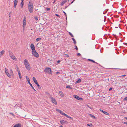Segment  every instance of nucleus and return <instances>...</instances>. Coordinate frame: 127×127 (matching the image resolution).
<instances>
[{
    "mask_svg": "<svg viewBox=\"0 0 127 127\" xmlns=\"http://www.w3.org/2000/svg\"><path fill=\"white\" fill-rule=\"evenodd\" d=\"M66 57H69V55H67V54H66Z\"/></svg>",
    "mask_w": 127,
    "mask_h": 127,
    "instance_id": "nucleus-50",
    "label": "nucleus"
},
{
    "mask_svg": "<svg viewBox=\"0 0 127 127\" xmlns=\"http://www.w3.org/2000/svg\"><path fill=\"white\" fill-rule=\"evenodd\" d=\"M12 12H10L9 13V15H11V14H12Z\"/></svg>",
    "mask_w": 127,
    "mask_h": 127,
    "instance_id": "nucleus-53",
    "label": "nucleus"
},
{
    "mask_svg": "<svg viewBox=\"0 0 127 127\" xmlns=\"http://www.w3.org/2000/svg\"><path fill=\"white\" fill-rule=\"evenodd\" d=\"M73 96L74 98L78 100L79 97L78 96L75 95H73Z\"/></svg>",
    "mask_w": 127,
    "mask_h": 127,
    "instance_id": "nucleus-17",
    "label": "nucleus"
},
{
    "mask_svg": "<svg viewBox=\"0 0 127 127\" xmlns=\"http://www.w3.org/2000/svg\"><path fill=\"white\" fill-rule=\"evenodd\" d=\"M33 88V89L34 90H35V89H34V88Z\"/></svg>",
    "mask_w": 127,
    "mask_h": 127,
    "instance_id": "nucleus-62",
    "label": "nucleus"
},
{
    "mask_svg": "<svg viewBox=\"0 0 127 127\" xmlns=\"http://www.w3.org/2000/svg\"><path fill=\"white\" fill-rule=\"evenodd\" d=\"M51 69L49 67H46L45 68L44 70V72L46 73H47L49 74H52V72H51Z\"/></svg>",
    "mask_w": 127,
    "mask_h": 127,
    "instance_id": "nucleus-2",
    "label": "nucleus"
},
{
    "mask_svg": "<svg viewBox=\"0 0 127 127\" xmlns=\"http://www.w3.org/2000/svg\"><path fill=\"white\" fill-rule=\"evenodd\" d=\"M69 34L72 37H74L73 35L70 32H69Z\"/></svg>",
    "mask_w": 127,
    "mask_h": 127,
    "instance_id": "nucleus-33",
    "label": "nucleus"
},
{
    "mask_svg": "<svg viewBox=\"0 0 127 127\" xmlns=\"http://www.w3.org/2000/svg\"><path fill=\"white\" fill-rule=\"evenodd\" d=\"M89 114L90 116V117H92V118H93L94 119H96L95 116L94 115H93L90 114Z\"/></svg>",
    "mask_w": 127,
    "mask_h": 127,
    "instance_id": "nucleus-19",
    "label": "nucleus"
},
{
    "mask_svg": "<svg viewBox=\"0 0 127 127\" xmlns=\"http://www.w3.org/2000/svg\"><path fill=\"white\" fill-rule=\"evenodd\" d=\"M65 113H64L63 112V111L62 112H61V114L62 115H64V114H65Z\"/></svg>",
    "mask_w": 127,
    "mask_h": 127,
    "instance_id": "nucleus-42",
    "label": "nucleus"
},
{
    "mask_svg": "<svg viewBox=\"0 0 127 127\" xmlns=\"http://www.w3.org/2000/svg\"><path fill=\"white\" fill-rule=\"evenodd\" d=\"M17 71L19 76V77L20 79H21L22 78L21 74L20 73V70L18 69L17 70Z\"/></svg>",
    "mask_w": 127,
    "mask_h": 127,
    "instance_id": "nucleus-13",
    "label": "nucleus"
},
{
    "mask_svg": "<svg viewBox=\"0 0 127 127\" xmlns=\"http://www.w3.org/2000/svg\"><path fill=\"white\" fill-rule=\"evenodd\" d=\"M64 116H66V117H67V116H68V115H67L66 114H65V113L64 115Z\"/></svg>",
    "mask_w": 127,
    "mask_h": 127,
    "instance_id": "nucleus-51",
    "label": "nucleus"
},
{
    "mask_svg": "<svg viewBox=\"0 0 127 127\" xmlns=\"http://www.w3.org/2000/svg\"><path fill=\"white\" fill-rule=\"evenodd\" d=\"M126 76V75H121V76H120V77H124L125 76Z\"/></svg>",
    "mask_w": 127,
    "mask_h": 127,
    "instance_id": "nucleus-45",
    "label": "nucleus"
},
{
    "mask_svg": "<svg viewBox=\"0 0 127 127\" xmlns=\"http://www.w3.org/2000/svg\"><path fill=\"white\" fill-rule=\"evenodd\" d=\"M87 106L90 109H92V108L91 107H90L88 105H87Z\"/></svg>",
    "mask_w": 127,
    "mask_h": 127,
    "instance_id": "nucleus-44",
    "label": "nucleus"
},
{
    "mask_svg": "<svg viewBox=\"0 0 127 127\" xmlns=\"http://www.w3.org/2000/svg\"><path fill=\"white\" fill-rule=\"evenodd\" d=\"M80 55L81 54L80 53H78L77 54V55L78 56H80Z\"/></svg>",
    "mask_w": 127,
    "mask_h": 127,
    "instance_id": "nucleus-46",
    "label": "nucleus"
},
{
    "mask_svg": "<svg viewBox=\"0 0 127 127\" xmlns=\"http://www.w3.org/2000/svg\"><path fill=\"white\" fill-rule=\"evenodd\" d=\"M59 94H60V95L62 97H64V95H63V93L62 91H59Z\"/></svg>",
    "mask_w": 127,
    "mask_h": 127,
    "instance_id": "nucleus-20",
    "label": "nucleus"
},
{
    "mask_svg": "<svg viewBox=\"0 0 127 127\" xmlns=\"http://www.w3.org/2000/svg\"><path fill=\"white\" fill-rule=\"evenodd\" d=\"M66 87H71L70 86H67Z\"/></svg>",
    "mask_w": 127,
    "mask_h": 127,
    "instance_id": "nucleus-56",
    "label": "nucleus"
},
{
    "mask_svg": "<svg viewBox=\"0 0 127 127\" xmlns=\"http://www.w3.org/2000/svg\"><path fill=\"white\" fill-rule=\"evenodd\" d=\"M50 98L51 100L53 103L55 105H56L57 104V102L54 98L51 97Z\"/></svg>",
    "mask_w": 127,
    "mask_h": 127,
    "instance_id": "nucleus-7",
    "label": "nucleus"
},
{
    "mask_svg": "<svg viewBox=\"0 0 127 127\" xmlns=\"http://www.w3.org/2000/svg\"><path fill=\"white\" fill-rule=\"evenodd\" d=\"M74 0H73L72 2H71L70 3L69 5H68V6L70 5L71 4H72V3L73 2H74Z\"/></svg>",
    "mask_w": 127,
    "mask_h": 127,
    "instance_id": "nucleus-43",
    "label": "nucleus"
},
{
    "mask_svg": "<svg viewBox=\"0 0 127 127\" xmlns=\"http://www.w3.org/2000/svg\"><path fill=\"white\" fill-rule=\"evenodd\" d=\"M5 72L6 74L7 75L8 74V70L6 68H5Z\"/></svg>",
    "mask_w": 127,
    "mask_h": 127,
    "instance_id": "nucleus-22",
    "label": "nucleus"
},
{
    "mask_svg": "<svg viewBox=\"0 0 127 127\" xmlns=\"http://www.w3.org/2000/svg\"><path fill=\"white\" fill-rule=\"evenodd\" d=\"M34 18L36 20H38V17L37 16H35L34 17Z\"/></svg>",
    "mask_w": 127,
    "mask_h": 127,
    "instance_id": "nucleus-34",
    "label": "nucleus"
},
{
    "mask_svg": "<svg viewBox=\"0 0 127 127\" xmlns=\"http://www.w3.org/2000/svg\"><path fill=\"white\" fill-rule=\"evenodd\" d=\"M112 90V88H110L109 89V91H111V90Z\"/></svg>",
    "mask_w": 127,
    "mask_h": 127,
    "instance_id": "nucleus-55",
    "label": "nucleus"
},
{
    "mask_svg": "<svg viewBox=\"0 0 127 127\" xmlns=\"http://www.w3.org/2000/svg\"><path fill=\"white\" fill-rule=\"evenodd\" d=\"M60 62V60H58L57 61V62L58 63H59V62Z\"/></svg>",
    "mask_w": 127,
    "mask_h": 127,
    "instance_id": "nucleus-54",
    "label": "nucleus"
},
{
    "mask_svg": "<svg viewBox=\"0 0 127 127\" xmlns=\"http://www.w3.org/2000/svg\"><path fill=\"white\" fill-rule=\"evenodd\" d=\"M45 9L47 11L50 10V9L49 8H45Z\"/></svg>",
    "mask_w": 127,
    "mask_h": 127,
    "instance_id": "nucleus-35",
    "label": "nucleus"
},
{
    "mask_svg": "<svg viewBox=\"0 0 127 127\" xmlns=\"http://www.w3.org/2000/svg\"><path fill=\"white\" fill-rule=\"evenodd\" d=\"M32 53L33 55L35 57L37 58H38L39 57V55L38 53L35 50V51H32Z\"/></svg>",
    "mask_w": 127,
    "mask_h": 127,
    "instance_id": "nucleus-4",
    "label": "nucleus"
},
{
    "mask_svg": "<svg viewBox=\"0 0 127 127\" xmlns=\"http://www.w3.org/2000/svg\"><path fill=\"white\" fill-rule=\"evenodd\" d=\"M41 39V38H37L36 39V40L37 41H38L40 40Z\"/></svg>",
    "mask_w": 127,
    "mask_h": 127,
    "instance_id": "nucleus-32",
    "label": "nucleus"
},
{
    "mask_svg": "<svg viewBox=\"0 0 127 127\" xmlns=\"http://www.w3.org/2000/svg\"><path fill=\"white\" fill-rule=\"evenodd\" d=\"M14 1H18L17 0H15Z\"/></svg>",
    "mask_w": 127,
    "mask_h": 127,
    "instance_id": "nucleus-61",
    "label": "nucleus"
},
{
    "mask_svg": "<svg viewBox=\"0 0 127 127\" xmlns=\"http://www.w3.org/2000/svg\"><path fill=\"white\" fill-rule=\"evenodd\" d=\"M65 3V2H64V1H62L60 4V5L61 6H63Z\"/></svg>",
    "mask_w": 127,
    "mask_h": 127,
    "instance_id": "nucleus-31",
    "label": "nucleus"
},
{
    "mask_svg": "<svg viewBox=\"0 0 127 127\" xmlns=\"http://www.w3.org/2000/svg\"><path fill=\"white\" fill-rule=\"evenodd\" d=\"M68 6H69L68 5V6H66V7H65V8H67Z\"/></svg>",
    "mask_w": 127,
    "mask_h": 127,
    "instance_id": "nucleus-60",
    "label": "nucleus"
},
{
    "mask_svg": "<svg viewBox=\"0 0 127 127\" xmlns=\"http://www.w3.org/2000/svg\"><path fill=\"white\" fill-rule=\"evenodd\" d=\"M18 3V1H14V7L15 8H16V5Z\"/></svg>",
    "mask_w": 127,
    "mask_h": 127,
    "instance_id": "nucleus-24",
    "label": "nucleus"
},
{
    "mask_svg": "<svg viewBox=\"0 0 127 127\" xmlns=\"http://www.w3.org/2000/svg\"><path fill=\"white\" fill-rule=\"evenodd\" d=\"M5 52V51L4 50H2L0 52V54L2 55H3Z\"/></svg>",
    "mask_w": 127,
    "mask_h": 127,
    "instance_id": "nucleus-30",
    "label": "nucleus"
},
{
    "mask_svg": "<svg viewBox=\"0 0 127 127\" xmlns=\"http://www.w3.org/2000/svg\"><path fill=\"white\" fill-rule=\"evenodd\" d=\"M24 64L27 69L28 70H30V67L29 64L27 60L25 59L24 60Z\"/></svg>",
    "mask_w": 127,
    "mask_h": 127,
    "instance_id": "nucleus-1",
    "label": "nucleus"
},
{
    "mask_svg": "<svg viewBox=\"0 0 127 127\" xmlns=\"http://www.w3.org/2000/svg\"><path fill=\"white\" fill-rule=\"evenodd\" d=\"M66 121L63 120H62L60 121V122L61 124L63 125L64 124V123Z\"/></svg>",
    "mask_w": 127,
    "mask_h": 127,
    "instance_id": "nucleus-21",
    "label": "nucleus"
},
{
    "mask_svg": "<svg viewBox=\"0 0 127 127\" xmlns=\"http://www.w3.org/2000/svg\"><path fill=\"white\" fill-rule=\"evenodd\" d=\"M64 1V2H65V3H66L67 1H69V0H65Z\"/></svg>",
    "mask_w": 127,
    "mask_h": 127,
    "instance_id": "nucleus-38",
    "label": "nucleus"
},
{
    "mask_svg": "<svg viewBox=\"0 0 127 127\" xmlns=\"http://www.w3.org/2000/svg\"><path fill=\"white\" fill-rule=\"evenodd\" d=\"M22 0V1H24L25 0Z\"/></svg>",
    "mask_w": 127,
    "mask_h": 127,
    "instance_id": "nucleus-64",
    "label": "nucleus"
},
{
    "mask_svg": "<svg viewBox=\"0 0 127 127\" xmlns=\"http://www.w3.org/2000/svg\"><path fill=\"white\" fill-rule=\"evenodd\" d=\"M81 81V80L80 79H79L78 80H77L76 82V83H77L80 82Z\"/></svg>",
    "mask_w": 127,
    "mask_h": 127,
    "instance_id": "nucleus-29",
    "label": "nucleus"
},
{
    "mask_svg": "<svg viewBox=\"0 0 127 127\" xmlns=\"http://www.w3.org/2000/svg\"><path fill=\"white\" fill-rule=\"evenodd\" d=\"M60 127H63V126H62V125H61L59 126Z\"/></svg>",
    "mask_w": 127,
    "mask_h": 127,
    "instance_id": "nucleus-58",
    "label": "nucleus"
},
{
    "mask_svg": "<svg viewBox=\"0 0 127 127\" xmlns=\"http://www.w3.org/2000/svg\"><path fill=\"white\" fill-rule=\"evenodd\" d=\"M33 80L34 81V82L37 85L38 87H40V86L37 82V81L35 77H33Z\"/></svg>",
    "mask_w": 127,
    "mask_h": 127,
    "instance_id": "nucleus-6",
    "label": "nucleus"
},
{
    "mask_svg": "<svg viewBox=\"0 0 127 127\" xmlns=\"http://www.w3.org/2000/svg\"><path fill=\"white\" fill-rule=\"evenodd\" d=\"M72 40L73 41L74 43V44H76V42L74 38H72Z\"/></svg>",
    "mask_w": 127,
    "mask_h": 127,
    "instance_id": "nucleus-28",
    "label": "nucleus"
},
{
    "mask_svg": "<svg viewBox=\"0 0 127 127\" xmlns=\"http://www.w3.org/2000/svg\"><path fill=\"white\" fill-rule=\"evenodd\" d=\"M67 118H70V119H73L72 118L70 117L69 116H67Z\"/></svg>",
    "mask_w": 127,
    "mask_h": 127,
    "instance_id": "nucleus-41",
    "label": "nucleus"
},
{
    "mask_svg": "<svg viewBox=\"0 0 127 127\" xmlns=\"http://www.w3.org/2000/svg\"><path fill=\"white\" fill-rule=\"evenodd\" d=\"M21 105L22 104L21 103L20 104V106H19V104L18 103L15 105L14 106L16 108H17L18 107H21Z\"/></svg>",
    "mask_w": 127,
    "mask_h": 127,
    "instance_id": "nucleus-16",
    "label": "nucleus"
},
{
    "mask_svg": "<svg viewBox=\"0 0 127 127\" xmlns=\"http://www.w3.org/2000/svg\"><path fill=\"white\" fill-rule=\"evenodd\" d=\"M45 93L46 94V96L47 97L50 98L52 97L51 95L48 92H45Z\"/></svg>",
    "mask_w": 127,
    "mask_h": 127,
    "instance_id": "nucleus-12",
    "label": "nucleus"
},
{
    "mask_svg": "<svg viewBox=\"0 0 127 127\" xmlns=\"http://www.w3.org/2000/svg\"><path fill=\"white\" fill-rule=\"evenodd\" d=\"M87 125L88 126H89L90 127H91L92 126H93V125L92 124H87Z\"/></svg>",
    "mask_w": 127,
    "mask_h": 127,
    "instance_id": "nucleus-37",
    "label": "nucleus"
},
{
    "mask_svg": "<svg viewBox=\"0 0 127 127\" xmlns=\"http://www.w3.org/2000/svg\"><path fill=\"white\" fill-rule=\"evenodd\" d=\"M9 73H8V74L7 76L10 78H11L12 76L13 75V72L12 69H10L9 71Z\"/></svg>",
    "mask_w": 127,
    "mask_h": 127,
    "instance_id": "nucleus-8",
    "label": "nucleus"
},
{
    "mask_svg": "<svg viewBox=\"0 0 127 127\" xmlns=\"http://www.w3.org/2000/svg\"><path fill=\"white\" fill-rule=\"evenodd\" d=\"M103 112V113L105 115H109V114L108 113L106 112L105 111H104Z\"/></svg>",
    "mask_w": 127,
    "mask_h": 127,
    "instance_id": "nucleus-27",
    "label": "nucleus"
},
{
    "mask_svg": "<svg viewBox=\"0 0 127 127\" xmlns=\"http://www.w3.org/2000/svg\"><path fill=\"white\" fill-rule=\"evenodd\" d=\"M28 9L29 12L31 13H32L33 11V7L28 6Z\"/></svg>",
    "mask_w": 127,
    "mask_h": 127,
    "instance_id": "nucleus-9",
    "label": "nucleus"
},
{
    "mask_svg": "<svg viewBox=\"0 0 127 127\" xmlns=\"http://www.w3.org/2000/svg\"><path fill=\"white\" fill-rule=\"evenodd\" d=\"M100 111L101 112H103H103L104 111H103V110H101V109H100Z\"/></svg>",
    "mask_w": 127,
    "mask_h": 127,
    "instance_id": "nucleus-49",
    "label": "nucleus"
},
{
    "mask_svg": "<svg viewBox=\"0 0 127 127\" xmlns=\"http://www.w3.org/2000/svg\"><path fill=\"white\" fill-rule=\"evenodd\" d=\"M75 47V49L76 50H77L78 49V48L76 46V45H75L74 46Z\"/></svg>",
    "mask_w": 127,
    "mask_h": 127,
    "instance_id": "nucleus-39",
    "label": "nucleus"
},
{
    "mask_svg": "<svg viewBox=\"0 0 127 127\" xmlns=\"http://www.w3.org/2000/svg\"><path fill=\"white\" fill-rule=\"evenodd\" d=\"M24 1L21 0L22 1H21V4H20L22 8L23 6L24 3V2H23Z\"/></svg>",
    "mask_w": 127,
    "mask_h": 127,
    "instance_id": "nucleus-18",
    "label": "nucleus"
},
{
    "mask_svg": "<svg viewBox=\"0 0 127 127\" xmlns=\"http://www.w3.org/2000/svg\"><path fill=\"white\" fill-rule=\"evenodd\" d=\"M125 118L127 120V117H125Z\"/></svg>",
    "mask_w": 127,
    "mask_h": 127,
    "instance_id": "nucleus-57",
    "label": "nucleus"
},
{
    "mask_svg": "<svg viewBox=\"0 0 127 127\" xmlns=\"http://www.w3.org/2000/svg\"><path fill=\"white\" fill-rule=\"evenodd\" d=\"M55 15L57 16V17H60V16L58 15V14H55Z\"/></svg>",
    "mask_w": 127,
    "mask_h": 127,
    "instance_id": "nucleus-47",
    "label": "nucleus"
},
{
    "mask_svg": "<svg viewBox=\"0 0 127 127\" xmlns=\"http://www.w3.org/2000/svg\"><path fill=\"white\" fill-rule=\"evenodd\" d=\"M9 54L11 58L13 60L16 61L17 60V59L15 56L13 54V53L10 51H9Z\"/></svg>",
    "mask_w": 127,
    "mask_h": 127,
    "instance_id": "nucleus-3",
    "label": "nucleus"
},
{
    "mask_svg": "<svg viewBox=\"0 0 127 127\" xmlns=\"http://www.w3.org/2000/svg\"><path fill=\"white\" fill-rule=\"evenodd\" d=\"M26 80H27L28 83L30 85L31 87H33V86L31 84V83L29 78L27 76H26Z\"/></svg>",
    "mask_w": 127,
    "mask_h": 127,
    "instance_id": "nucleus-10",
    "label": "nucleus"
},
{
    "mask_svg": "<svg viewBox=\"0 0 127 127\" xmlns=\"http://www.w3.org/2000/svg\"><path fill=\"white\" fill-rule=\"evenodd\" d=\"M55 1H54V2H53V4H54L55 3Z\"/></svg>",
    "mask_w": 127,
    "mask_h": 127,
    "instance_id": "nucleus-59",
    "label": "nucleus"
},
{
    "mask_svg": "<svg viewBox=\"0 0 127 127\" xmlns=\"http://www.w3.org/2000/svg\"><path fill=\"white\" fill-rule=\"evenodd\" d=\"M70 88V89H72V88Z\"/></svg>",
    "mask_w": 127,
    "mask_h": 127,
    "instance_id": "nucleus-63",
    "label": "nucleus"
},
{
    "mask_svg": "<svg viewBox=\"0 0 127 127\" xmlns=\"http://www.w3.org/2000/svg\"><path fill=\"white\" fill-rule=\"evenodd\" d=\"M63 12L64 13V14L65 15V16H66V13L64 11H63Z\"/></svg>",
    "mask_w": 127,
    "mask_h": 127,
    "instance_id": "nucleus-52",
    "label": "nucleus"
},
{
    "mask_svg": "<svg viewBox=\"0 0 127 127\" xmlns=\"http://www.w3.org/2000/svg\"><path fill=\"white\" fill-rule=\"evenodd\" d=\"M78 100H80L82 101L83 100V99L82 98H80L79 97Z\"/></svg>",
    "mask_w": 127,
    "mask_h": 127,
    "instance_id": "nucleus-36",
    "label": "nucleus"
},
{
    "mask_svg": "<svg viewBox=\"0 0 127 127\" xmlns=\"http://www.w3.org/2000/svg\"><path fill=\"white\" fill-rule=\"evenodd\" d=\"M21 125L20 124H18L15 125L13 127H21Z\"/></svg>",
    "mask_w": 127,
    "mask_h": 127,
    "instance_id": "nucleus-15",
    "label": "nucleus"
},
{
    "mask_svg": "<svg viewBox=\"0 0 127 127\" xmlns=\"http://www.w3.org/2000/svg\"><path fill=\"white\" fill-rule=\"evenodd\" d=\"M26 24V17L25 16L24 18V19L23 21V28H25V26Z\"/></svg>",
    "mask_w": 127,
    "mask_h": 127,
    "instance_id": "nucleus-5",
    "label": "nucleus"
},
{
    "mask_svg": "<svg viewBox=\"0 0 127 127\" xmlns=\"http://www.w3.org/2000/svg\"><path fill=\"white\" fill-rule=\"evenodd\" d=\"M124 100H125V101L127 100V97H125L124 99Z\"/></svg>",
    "mask_w": 127,
    "mask_h": 127,
    "instance_id": "nucleus-40",
    "label": "nucleus"
},
{
    "mask_svg": "<svg viewBox=\"0 0 127 127\" xmlns=\"http://www.w3.org/2000/svg\"><path fill=\"white\" fill-rule=\"evenodd\" d=\"M56 111H57L58 112H59V113H60L61 114V112L62 111H61V110H60L59 109H56Z\"/></svg>",
    "mask_w": 127,
    "mask_h": 127,
    "instance_id": "nucleus-25",
    "label": "nucleus"
},
{
    "mask_svg": "<svg viewBox=\"0 0 127 127\" xmlns=\"http://www.w3.org/2000/svg\"><path fill=\"white\" fill-rule=\"evenodd\" d=\"M31 48L32 49V51H35V48L34 45L33 44H31L30 46Z\"/></svg>",
    "mask_w": 127,
    "mask_h": 127,
    "instance_id": "nucleus-11",
    "label": "nucleus"
},
{
    "mask_svg": "<svg viewBox=\"0 0 127 127\" xmlns=\"http://www.w3.org/2000/svg\"><path fill=\"white\" fill-rule=\"evenodd\" d=\"M32 6L33 7V4L32 2L31 1H30L29 2V3L28 4V6Z\"/></svg>",
    "mask_w": 127,
    "mask_h": 127,
    "instance_id": "nucleus-14",
    "label": "nucleus"
},
{
    "mask_svg": "<svg viewBox=\"0 0 127 127\" xmlns=\"http://www.w3.org/2000/svg\"><path fill=\"white\" fill-rule=\"evenodd\" d=\"M88 60L89 61H91L92 62H93V63H96L97 64H99L98 63H97V62H95L93 60H92L91 59H88Z\"/></svg>",
    "mask_w": 127,
    "mask_h": 127,
    "instance_id": "nucleus-23",
    "label": "nucleus"
},
{
    "mask_svg": "<svg viewBox=\"0 0 127 127\" xmlns=\"http://www.w3.org/2000/svg\"><path fill=\"white\" fill-rule=\"evenodd\" d=\"M56 111H57L58 112H59V113H60L61 114V112L62 111H61V110H60L59 109H56Z\"/></svg>",
    "mask_w": 127,
    "mask_h": 127,
    "instance_id": "nucleus-26",
    "label": "nucleus"
},
{
    "mask_svg": "<svg viewBox=\"0 0 127 127\" xmlns=\"http://www.w3.org/2000/svg\"><path fill=\"white\" fill-rule=\"evenodd\" d=\"M123 123L124 124L127 125V122H123Z\"/></svg>",
    "mask_w": 127,
    "mask_h": 127,
    "instance_id": "nucleus-48",
    "label": "nucleus"
}]
</instances>
